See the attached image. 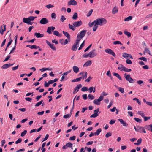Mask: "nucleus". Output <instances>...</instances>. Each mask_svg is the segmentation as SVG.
<instances>
[{
	"label": "nucleus",
	"mask_w": 152,
	"mask_h": 152,
	"mask_svg": "<svg viewBox=\"0 0 152 152\" xmlns=\"http://www.w3.org/2000/svg\"><path fill=\"white\" fill-rule=\"evenodd\" d=\"M144 128L151 131L152 132V125L151 124L145 126Z\"/></svg>",
	"instance_id": "nucleus-18"
},
{
	"label": "nucleus",
	"mask_w": 152,
	"mask_h": 152,
	"mask_svg": "<svg viewBox=\"0 0 152 152\" xmlns=\"http://www.w3.org/2000/svg\"><path fill=\"white\" fill-rule=\"evenodd\" d=\"M46 42L47 44L52 49L53 51L56 50V48L53 44L50 43L48 41L46 40Z\"/></svg>",
	"instance_id": "nucleus-9"
},
{
	"label": "nucleus",
	"mask_w": 152,
	"mask_h": 152,
	"mask_svg": "<svg viewBox=\"0 0 152 152\" xmlns=\"http://www.w3.org/2000/svg\"><path fill=\"white\" fill-rule=\"evenodd\" d=\"M134 119L137 122L141 123L142 122V120L141 119L137 118H134Z\"/></svg>",
	"instance_id": "nucleus-40"
},
{
	"label": "nucleus",
	"mask_w": 152,
	"mask_h": 152,
	"mask_svg": "<svg viewBox=\"0 0 152 152\" xmlns=\"http://www.w3.org/2000/svg\"><path fill=\"white\" fill-rule=\"evenodd\" d=\"M113 75L116 77L120 80H122L121 77L118 73H113Z\"/></svg>",
	"instance_id": "nucleus-28"
},
{
	"label": "nucleus",
	"mask_w": 152,
	"mask_h": 152,
	"mask_svg": "<svg viewBox=\"0 0 152 152\" xmlns=\"http://www.w3.org/2000/svg\"><path fill=\"white\" fill-rule=\"evenodd\" d=\"M134 128L135 131L137 132H139L141 133L142 132L145 133L146 132L144 128L143 127L140 126H137V127H136L135 126H134Z\"/></svg>",
	"instance_id": "nucleus-3"
},
{
	"label": "nucleus",
	"mask_w": 152,
	"mask_h": 152,
	"mask_svg": "<svg viewBox=\"0 0 152 152\" xmlns=\"http://www.w3.org/2000/svg\"><path fill=\"white\" fill-rule=\"evenodd\" d=\"M68 26L69 28L72 31H74L75 30V26L73 25H72L69 24L68 25Z\"/></svg>",
	"instance_id": "nucleus-36"
},
{
	"label": "nucleus",
	"mask_w": 152,
	"mask_h": 152,
	"mask_svg": "<svg viewBox=\"0 0 152 152\" xmlns=\"http://www.w3.org/2000/svg\"><path fill=\"white\" fill-rule=\"evenodd\" d=\"M122 56L124 58H129L131 59H133V58L132 57V55L130 54H128L126 53H122Z\"/></svg>",
	"instance_id": "nucleus-12"
},
{
	"label": "nucleus",
	"mask_w": 152,
	"mask_h": 152,
	"mask_svg": "<svg viewBox=\"0 0 152 152\" xmlns=\"http://www.w3.org/2000/svg\"><path fill=\"white\" fill-rule=\"evenodd\" d=\"M34 36H36L37 38H41L44 36V35L42 34H40L39 33L36 32L34 34Z\"/></svg>",
	"instance_id": "nucleus-21"
},
{
	"label": "nucleus",
	"mask_w": 152,
	"mask_h": 152,
	"mask_svg": "<svg viewBox=\"0 0 152 152\" xmlns=\"http://www.w3.org/2000/svg\"><path fill=\"white\" fill-rule=\"evenodd\" d=\"M118 121H120V123L123 124L124 126L127 127L128 126V124L126 122H124V120L121 119H118Z\"/></svg>",
	"instance_id": "nucleus-17"
},
{
	"label": "nucleus",
	"mask_w": 152,
	"mask_h": 152,
	"mask_svg": "<svg viewBox=\"0 0 152 152\" xmlns=\"http://www.w3.org/2000/svg\"><path fill=\"white\" fill-rule=\"evenodd\" d=\"M95 49H94L89 53L88 55H89L90 57L93 58L97 56V53L95 52Z\"/></svg>",
	"instance_id": "nucleus-7"
},
{
	"label": "nucleus",
	"mask_w": 152,
	"mask_h": 152,
	"mask_svg": "<svg viewBox=\"0 0 152 152\" xmlns=\"http://www.w3.org/2000/svg\"><path fill=\"white\" fill-rule=\"evenodd\" d=\"M43 102V100H41L38 102L37 103H36L35 105V106L36 107L39 106Z\"/></svg>",
	"instance_id": "nucleus-44"
},
{
	"label": "nucleus",
	"mask_w": 152,
	"mask_h": 152,
	"mask_svg": "<svg viewBox=\"0 0 152 152\" xmlns=\"http://www.w3.org/2000/svg\"><path fill=\"white\" fill-rule=\"evenodd\" d=\"M93 103L99 105L100 104V102L98 101V99H95L93 101Z\"/></svg>",
	"instance_id": "nucleus-35"
},
{
	"label": "nucleus",
	"mask_w": 152,
	"mask_h": 152,
	"mask_svg": "<svg viewBox=\"0 0 152 152\" xmlns=\"http://www.w3.org/2000/svg\"><path fill=\"white\" fill-rule=\"evenodd\" d=\"M73 70L75 73H77L79 71V68L76 66H74L72 67Z\"/></svg>",
	"instance_id": "nucleus-19"
},
{
	"label": "nucleus",
	"mask_w": 152,
	"mask_h": 152,
	"mask_svg": "<svg viewBox=\"0 0 152 152\" xmlns=\"http://www.w3.org/2000/svg\"><path fill=\"white\" fill-rule=\"evenodd\" d=\"M95 21L96 24L97 25L101 26L107 23L106 20L104 18L97 19Z\"/></svg>",
	"instance_id": "nucleus-1"
},
{
	"label": "nucleus",
	"mask_w": 152,
	"mask_h": 152,
	"mask_svg": "<svg viewBox=\"0 0 152 152\" xmlns=\"http://www.w3.org/2000/svg\"><path fill=\"white\" fill-rule=\"evenodd\" d=\"M124 77L125 78L126 80L129 81L130 83H133L134 80L131 77V76L129 74L126 75L125 73L124 75Z\"/></svg>",
	"instance_id": "nucleus-4"
},
{
	"label": "nucleus",
	"mask_w": 152,
	"mask_h": 152,
	"mask_svg": "<svg viewBox=\"0 0 152 152\" xmlns=\"http://www.w3.org/2000/svg\"><path fill=\"white\" fill-rule=\"evenodd\" d=\"M13 41V40L12 39H11L10 41L8 42V44L7 45V48L11 45L12 43V42Z\"/></svg>",
	"instance_id": "nucleus-63"
},
{
	"label": "nucleus",
	"mask_w": 152,
	"mask_h": 152,
	"mask_svg": "<svg viewBox=\"0 0 152 152\" xmlns=\"http://www.w3.org/2000/svg\"><path fill=\"white\" fill-rule=\"evenodd\" d=\"M29 18V20H30V21H33L34 20L35 18H36V17H34V16H30L28 17Z\"/></svg>",
	"instance_id": "nucleus-54"
},
{
	"label": "nucleus",
	"mask_w": 152,
	"mask_h": 152,
	"mask_svg": "<svg viewBox=\"0 0 152 152\" xmlns=\"http://www.w3.org/2000/svg\"><path fill=\"white\" fill-rule=\"evenodd\" d=\"M92 12H93L92 10H91L90 11H89L88 13L87 14V16L89 17V16H90L91 15Z\"/></svg>",
	"instance_id": "nucleus-62"
},
{
	"label": "nucleus",
	"mask_w": 152,
	"mask_h": 152,
	"mask_svg": "<svg viewBox=\"0 0 152 152\" xmlns=\"http://www.w3.org/2000/svg\"><path fill=\"white\" fill-rule=\"evenodd\" d=\"M102 131L101 129L100 128L98 129L96 132L94 133V134L95 135H98L99 134L100 132Z\"/></svg>",
	"instance_id": "nucleus-30"
},
{
	"label": "nucleus",
	"mask_w": 152,
	"mask_h": 152,
	"mask_svg": "<svg viewBox=\"0 0 152 152\" xmlns=\"http://www.w3.org/2000/svg\"><path fill=\"white\" fill-rule=\"evenodd\" d=\"M142 141V139L141 138H139L137 142L135 143L134 144L135 145H140Z\"/></svg>",
	"instance_id": "nucleus-29"
},
{
	"label": "nucleus",
	"mask_w": 152,
	"mask_h": 152,
	"mask_svg": "<svg viewBox=\"0 0 152 152\" xmlns=\"http://www.w3.org/2000/svg\"><path fill=\"white\" fill-rule=\"evenodd\" d=\"M49 137V135L48 134H47L46 135L45 137L43 139V140L42 142H43L44 141H45L47 140V139Z\"/></svg>",
	"instance_id": "nucleus-58"
},
{
	"label": "nucleus",
	"mask_w": 152,
	"mask_h": 152,
	"mask_svg": "<svg viewBox=\"0 0 152 152\" xmlns=\"http://www.w3.org/2000/svg\"><path fill=\"white\" fill-rule=\"evenodd\" d=\"M79 75H82V77H80L81 79H84L87 78V73L86 72H82L79 73Z\"/></svg>",
	"instance_id": "nucleus-10"
},
{
	"label": "nucleus",
	"mask_w": 152,
	"mask_h": 152,
	"mask_svg": "<svg viewBox=\"0 0 152 152\" xmlns=\"http://www.w3.org/2000/svg\"><path fill=\"white\" fill-rule=\"evenodd\" d=\"M66 19V18L64 17L63 15H62L61 16L60 20L62 22H63Z\"/></svg>",
	"instance_id": "nucleus-48"
},
{
	"label": "nucleus",
	"mask_w": 152,
	"mask_h": 152,
	"mask_svg": "<svg viewBox=\"0 0 152 152\" xmlns=\"http://www.w3.org/2000/svg\"><path fill=\"white\" fill-rule=\"evenodd\" d=\"M91 64V61H87L86 63H85L83 66L87 67L90 66Z\"/></svg>",
	"instance_id": "nucleus-25"
},
{
	"label": "nucleus",
	"mask_w": 152,
	"mask_h": 152,
	"mask_svg": "<svg viewBox=\"0 0 152 152\" xmlns=\"http://www.w3.org/2000/svg\"><path fill=\"white\" fill-rule=\"evenodd\" d=\"M23 21L25 23L28 24L30 21L29 20V18L28 17V18H24L23 19Z\"/></svg>",
	"instance_id": "nucleus-24"
},
{
	"label": "nucleus",
	"mask_w": 152,
	"mask_h": 152,
	"mask_svg": "<svg viewBox=\"0 0 152 152\" xmlns=\"http://www.w3.org/2000/svg\"><path fill=\"white\" fill-rule=\"evenodd\" d=\"M79 89H77V87L76 86L75 87V89H74V91H73V94H75L78 91Z\"/></svg>",
	"instance_id": "nucleus-50"
},
{
	"label": "nucleus",
	"mask_w": 152,
	"mask_h": 152,
	"mask_svg": "<svg viewBox=\"0 0 152 152\" xmlns=\"http://www.w3.org/2000/svg\"><path fill=\"white\" fill-rule=\"evenodd\" d=\"M79 42L78 40H77L76 42L74 43L72 46L71 50L73 51H76L77 50L79 45Z\"/></svg>",
	"instance_id": "nucleus-5"
},
{
	"label": "nucleus",
	"mask_w": 152,
	"mask_h": 152,
	"mask_svg": "<svg viewBox=\"0 0 152 152\" xmlns=\"http://www.w3.org/2000/svg\"><path fill=\"white\" fill-rule=\"evenodd\" d=\"M95 25H96L95 20L92 23H88L89 26L90 27H92L93 26H94Z\"/></svg>",
	"instance_id": "nucleus-37"
},
{
	"label": "nucleus",
	"mask_w": 152,
	"mask_h": 152,
	"mask_svg": "<svg viewBox=\"0 0 152 152\" xmlns=\"http://www.w3.org/2000/svg\"><path fill=\"white\" fill-rule=\"evenodd\" d=\"M88 90V88L86 87H83L81 89V90L83 91H86Z\"/></svg>",
	"instance_id": "nucleus-49"
},
{
	"label": "nucleus",
	"mask_w": 152,
	"mask_h": 152,
	"mask_svg": "<svg viewBox=\"0 0 152 152\" xmlns=\"http://www.w3.org/2000/svg\"><path fill=\"white\" fill-rule=\"evenodd\" d=\"M78 18V14L77 13L75 12L74 14V15L72 17V18L74 20H76Z\"/></svg>",
	"instance_id": "nucleus-33"
},
{
	"label": "nucleus",
	"mask_w": 152,
	"mask_h": 152,
	"mask_svg": "<svg viewBox=\"0 0 152 152\" xmlns=\"http://www.w3.org/2000/svg\"><path fill=\"white\" fill-rule=\"evenodd\" d=\"M88 97L89 99L91 100L94 99V96L93 95L91 94H89L88 95Z\"/></svg>",
	"instance_id": "nucleus-47"
},
{
	"label": "nucleus",
	"mask_w": 152,
	"mask_h": 152,
	"mask_svg": "<svg viewBox=\"0 0 152 152\" xmlns=\"http://www.w3.org/2000/svg\"><path fill=\"white\" fill-rule=\"evenodd\" d=\"M125 67L121 64H119L118 65V69L121 71H124Z\"/></svg>",
	"instance_id": "nucleus-22"
},
{
	"label": "nucleus",
	"mask_w": 152,
	"mask_h": 152,
	"mask_svg": "<svg viewBox=\"0 0 152 152\" xmlns=\"http://www.w3.org/2000/svg\"><path fill=\"white\" fill-rule=\"evenodd\" d=\"M52 70V69L51 68H43L42 69H40V70L41 71V72H43V71H45L46 70Z\"/></svg>",
	"instance_id": "nucleus-26"
},
{
	"label": "nucleus",
	"mask_w": 152,
	"mask_h": 152,
	"mask_svg": "<svg viewBox=\"0 0 152 152\" xmlns=\"http://www.w3.org/2000/svg\"><path fill=\"white\" fill-rule=\"evenodd\" d=\"M22 139L21 138H19L15 142L16 144H18L21 142L22 141Z\"/></svg>",
	"instance_id": "nucleus-53"
},
{
	"label": "nucleus",
	"mask_w": 152,
	"mask_h": 152,
	"mask_svg": "<svg viewBox=\"0 0 152 152\" xmlns=\"http://www.w3.org/2000/svg\"><path fill=\"white\" fill-rule=\"evenodd\" d=\"M86 32L87 31L85 30H83L80 32L79 34H77V40H78L80 41L85 36Z\"/></svg>",
	"instance_id": "nucleus-2"
},
{
	"label": "nucleus",
	"mask_w": 152,
	"mask_h": 152,
	"mask_svg": "<svg viewBox=\"0 0 152 152\" xmlns=\"http://www.w3.org/2000/svg\"><path fill=\"white\" fill-rule=\"evenodd\" d=\"M124 34L126 35H127L128 37H129L131 36V34L129 32H128L126 31H124Z\"/></svg>",
	"instance_id": "nucleus-31"
},
{
	"label": "nucleus",
	"mask_w": 152,
	"mask_h": 152,
	"mask_svg": "<svg viewBox=\"0 0 152 152\" xmlns=\"http://www.w3.org/2000/svg\"><path fill=\"white\" fill-rule=\"evenodd\" d=\"M145 51L150 55H151L150 53V51L148 48H145Z\"/></svg>",
	"instance_id": "nucleus-56"
},
{
	"label": "nucleus",
	"mask_w": 152,
	"mask_h": 152,
	"mask_svg": "<svg viewBox=\"0 0 152 152\" xmlns=\"http://www.w3.org/2000/svg\"><path fill=\"white\" fill-rule=\"evenodd\" d=\"M68 5H73L75 6L77 5V2L75 0H70L68 2Z\"/></svg>",
	"instance_id": "nucleus-16"
},
{
	"label": "nucleus",
	"mask_w": 152,
	"mask_h": 152,
	"mask_svg": "<svg viewBox=\"0 0 152 152\" xmlns=\"http://www.w3.org/2000/svg\"><path fill=\"white\" fill-rule=\"evenodd\" d=\"M81 79V78H80V77L77 78L76 79H74L72 80V82H75L79 81Z\"/></svg>",
	"instance_id": "nucleus-38"
},
{
	"label": "nucleus",
	"mask_w": 152,
	"mask_h": 152,
	"mask_svg": "<svg viewBox=\"0 0 152 152\" xmlns=\"http://www.w3.org/2000/svg\"><path fill=\"white\" fill-rule=\"evenodd\" d=\"M138 59L139 60H143V61L146 62L147 61V59L146 58L144 57H142L139 58Z\"/></svg>",
	"instance_id": "nucleus-45"
},
{
	"label": "nucleus",
	"mask_w": 152,
	"mask_h": 152,
	"mask_svg": "<svg viewBox=\"0 0 152 152\" xmlns=\"http://www.w3.org/2000/svg\"><path fill=\"white\" fill-rule=\"evenodd\" d=\"M51 17L52 18L55 19L56 18V15L55 13H53L51 14Z\"/></svg>",
	"instance_id": "nucleus-64"
},
{
	"label": "nucleus",
	"mask_w": 152,
	"mask_h": 152,
	"mask_svg": "<svg viewBox=\"0 0 152 152\" xmlns=\"http://www.w3.org/2000/svg\"><path fill=\"white\" fill-rule=\"evenodd\" d=\"M99 108H97L94 111V113L92 114L90 116L91 118H95L98 116V112H99Z\"/></svg>",
	"instance_id": "nucleus-8"
},
{
	"label": "nucleus",
	"mask_w": 152,
	"mask_h": 152,
	"mask_svg": "<svg viewBox=\"0 0 152 152\" xmlns=\"http://www.w3.org/2000/svg\"><path fill=\"white\" fill-rule=\"evenodd\" d=\"M14 64V63L12 64H4L2 66L1 68L4 69H6L7 68L9 67H10L12 66Z\"/></svg>",
	"instance_id": "nucleus-15"
},
{
	"label": "nucleus",
	"mask_w": 152,
	"mask_h": 152,
	"mask_svg": "<svg viewBox=\"0 0 152 152\" xmlns=\"http://www.w3.org/2000/svg\"><path fill=\"white\" fill-rule=\"evenodd\" d=\"M118 12V7L116 6H115L114 7L112 10V13L113 14H115Z\"/></svg>",
	"instance_id": "nucleus-23"
},
{
	"label": "nucleus",
	"mask_w": 152,
	"mask_h": 152,
	"mask_svg": "<svg viewBox=\"0 0 152 152\" xmlns=\"http://www.w3.org/2000/svg\"><path fill=\"white\" fill-rule=\"evenodd\" d=\"M105 52L115 57L116 55L113 50L110 49H107L104 50Z\"/></svg>",
	"instance_id": "nucleus-6"
},
{
	"label": "nucleus",
	"mask_w": 152,
	"mask_h": 152,
	"mask_svg": "<svg viewBox=\"0 0 152 152\" xmlns=\"http://www.w3.org/2000/svg\"><path fill=\"white\" fill-rule=\"evenodd\" d=\"M104 98V96H103L101 94L100 96L99 97V98L98 99V101H99L100 102L101 101H102Z\"/></svg>",
	"instance_id": "nucleus-60"
},
{
	"label": "nucleus",
	"mask_w": 152,
	"mask_h": 152,
	"mask_svg": "<svg viewBox=\"0 0 152 152\" xmlns=\"http://www.w3.org/2000/svg\"><path fill=\"white\" fill-rule=\"evenodd\" d=\"M132 17L131 16H129L126 18H125L124 20L125 21H129L132 20Z\"/></svg>",
	"instance_id": "nucleus-34"
},
{
	"label": "nucleus",
	"mask_w": 152,
	"mask_h": 152,
	"mask_svg": "<svg viewBox=\"0 0 152 152\" xmlns=\"http://www.w3.org/2000/svg\"><path fill=\"white\" fill-rule=\"evenodd\" d=\"M48 22L47 19L45 18H42L40 20L39 23L42 24H45Z\"/></svg>",
	"instance_id": "nucleus-13"
},
{
	"label": "nucleus",
	"mask_w": 152,
	"mask_h": 152,
	"mask_svg": "<svg viewBox=\"0 0 152 152\" xmlns=\"http://www.w3.org/2000/svg\"><path fill=\"white\" fill-rule=\"evenodd\" d=\"M66 145L67 147L69 148L72 147L73 145L72 144L71 142H69L67 143Z\"/></svg>",
	"instance_id": "nucleus-42"
},
{
	"label": "nucleus",
	"mask_w": 152,
	"mask_h": 152,
	"mask_svg": "<svg viewBox=\"0 0 152 152\" xmlns=\"http://www.w3.org/2000/svg\"><path fill=\"white\" fill-rule=\"evenodd\" d=\"M45 7L48 9H50L51 8H53L54 7V6L53 5L51 4H49L47 5H46L45 6Z\"/></svg>",
	"instance_id": "nucleus-43"
},
{
	"label": "nucleus",
	"mask_w": 152,
	"mask_h": 152,
	"mask_svg": "<svg viewBox=\"0 0 152 152\" xmlns=\"http://www.w3.org/2000/svg\"><path fill=\"white\" fill-rule=\"evenodd\" d=\"M83 24L81 20L75 22L73 23V25L75 27H78L80 26Z\"/></svg>",
	"instance_id": "nucleus-11"
},
{
	"label": "nucleus",
	"mask_w": 152,
	"mask_h": 152,
	"mask_svg": "<svg viewBox=\"0 0 152 152\" xmlns=\"http://www.w3.org/2000/svg\"><path fill=\"white\" fill-rule=\"evenodd\" d=\"M133 100H135L136 101V102H137V103L139 104H141V102L139 100V99H138L137 98H134L133 99Z\"/></svg>",
	"instance_id": "nucleus-57"
},
{
	"label": "nucleus",
	"mask_w": 152,
	"mask_h": 152,
	"mask_svg": "<svg viewBox=\"0 0 152 152\" xmlns=\"http://www.w3.org/2000/svg\"><path fill=\"white\" fill-rule=\"evenodd\" d=\"M112 134V133L110 132H108L106 134L105 137L107 138H108L109 137L111 136Z\"/></svg>",
	"instance_id": "nucleus-52"
},
{
	"label": "nucleus",
	"mask_w": 152,
	"mask_h": 152,
	"mask_svg": "<svg viewBox=\"0 0 152 152\" xmlns=\"http://www.w3.org/2000/svg\"><path fill=\"white\" fill-rule=\"evenodd\" d=\"M71 113H70V114H68L64 115L63 116V118L65 119H66L70 117L71 116Z\"/></svg>",
	"instance_id": "nucleus-32"
},
{
	"label": "nucleus",
	"mask_w": 152,
	"mask_h": 152,
	"mask_svg": "<svg viewBox=\"0 0 152 152\" xmlns=\"http://www.w3.org/2000/svg\"><path fill=\"white\" fill-rule=\"evenodd\" d=\"M85 41H84L82 42V43L80 45V47L78 48V50H81L82 48L84 46V43H85Z\"/></svg>",
	"instance_id": "nucleus-41"
},
{
	"label": "nucleus",
	"mask_w": 152,
	"mask_h": 152,
	"mask_svg": "<svg viewBox=\"0 0 152 152\" xmlns=\"http://www.w3.org/2000/svg\"><path fill=\"white\" fill-rule=\"evenodd\" d=\"M118 90L121 92L122 93H123L124 92V89L121 87H119L118 88Z\"/></svg>",
	"instance_id": "nucleus-55"
},
{
	"label": "nucleus",
	"mask_w": 152,
	"mask_h": 152,
	"mask_svg": "<svg viewBox=\"0 0 152 152\" xmlns=\"http://www.w3.org/2000/svg\"><path fill=\"white\" fill-rule=\"evenodd\" d=\"M97 26L98 25H95L94 26H93V31H95L96 30V29L98 28Z\"/></svg>",
	"instance_id": "nucleus-59"
},
{
	"label": "nucleus",
	"mask_w": 152,
	"mask_h": 152,
	"mask_svg": "<svg viewBox=\"0 0 152 152\" xmlns=\"http://www.w3.org/2000/svg\"><path fill=\"white\" fill-rule=\"evenodd\" d=\"M53 34L58 37L61 36V34H59V32L57 31H53Z\"/></svg>",
	"instance_id": "nucleus-27"
},
{
	"label": "nucleus",
	"mask_w": 152,
	"mask_h": 152,
	"mask_svg": "<svg viewBox=\"0 0 152 152\" xmlns=\"http://www.w3.org/2000/svg\"><path fill=\"white\" fill-rule=\"evenodd\" d=\"M63 33L64 35L67 38V39L69 40L70 39V34L68 32L63 31Z\"/></svg>",
	"instance_id": "nucleus-20"
},
{
	"label": "nucleus",
	"mask_w": 152,
	"mask_h": 152,
	"mask_svg": "<svg viewBox=\"0 0 152 152\" xmlns=\"http://www.w3.org/2000/svg\"><path fill=\"white\" fill-rule=\"evenodd\" d=\"M132 71L131 69H128L126 67H125V69H124V71L127 72H129L131 71Z\"/></svg>",
	"instance_id": "nucleus-61"
},
{
	"label": "nucleus",
	"mask_w": 152,
	"mask_h": 152,
	"mask_svg": "<svg viewBox=\"0 0 152 152\" xmlns=\"http://www.w3.org/2000/svg\"><path fill=\"white\" fill-rule=\"evenodd\" d=\"M113 44L115 45H116L117 44H120L122 45V44L121 43V42L119 41H115L113 42Z\"/></svg>",
	"instance_id": "nucleus-51"
},
{
	"label": "nucleus",
	"mask_w": 152,
	"mask_h": 152,
	"mask_svg": "<svg viewBox=\"0 0 152 152\" xmlns=\"http://www.w3.org/2000/svg\"><path fill=\"white\" fill-rule=\"evenodd\" d=\"M55 29V27L53 26L48 27L47 28V32L50 34H51L53 31Z\"/></svg>",
	"instance_id": "nucleus-14"
},
{
	"label": "nucleus",
	"mask_w": 152,
	"mask_h": 152,
	"mask_svg": "<svg viewBox=\"0 0 152 152\" xmlns=\"http://www.w3.org/2000/svg\"><path fill=\"white\" fill-rule=\"evenodd\" d=\"M137 113L141 115V116L143 118H144L145 116V114L141 111H138L137 112Z\"/></svg>",
	"instance_id": "nucleus-39"
},
{
	"label": "nucleus",
	"mask_w": 152,
	"mask_h": 152,
	"mask_svg": "<svg viewBox=\"0 0 152 152\" xmlns=\"http://www.w3.org/2000/svg\"><path fill=\"white\" fill-rule=\"evenodd\" d=\"M27 131L26 130H24L23 132L21 134V136L22 137L24 136L26 134Z\"/></svg>",
	"instance_id": "nucleus-46"
}]
</instances>
